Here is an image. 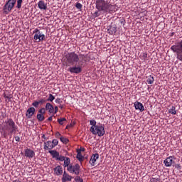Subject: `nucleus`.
Listing matches in <instances>:
<instances>
[{
	"label": "nucleus",
	"mask_w": 182,
	"mask_h": 182,
	"mask_svg": "<svg viewBox=\"0 0 182 182\" xmlns=\"http://www.w3.org/2000/svg\"><path fill=\"white\" fill-rule=\"evenodd\" d=\"M82 58V60L79 62V55H77L75 51L68 53L65 54V63L67 66H72L68 68V72L70 73H75V75H79V73H82L83 70V68L85 65H83V62H86V58L87 55H81Z\"/></svg>",
	"instance_id": "1"
},
{
	"label": "nucleus",
	"mask_w": 182,
	"mask_h": 182,
	"mask_svg": "<svg viewBox=\"0 0 182 182\" xmlns=\"http://www.w3.org/2000/svg\"><path fill=\"white\" fill-rule=\"evenodd\" d=\"M95 8L103 14H114L118 9L117 5L112 4L109 0H96Z\"/></svg>",
	"instance_id": "2"
},
{
	"label": "nucleus",
	"mask_w": 182,
	"mask_h": 182,
	"mask_svg": "<svg viewBox=\"0 0 182 182\" xmlns=\"http://www.w3.org/2000/svg\"><path fill=\"white\" fill-rule=\"evenodd\" d=\"M3 130L9 134H15L18 132V126L15 124L14 119L9 118L4 122Z\"/></svg>",
	"instance_id": "3"
},
{
	"label": "nucleus",
	"mask_w": 182,
	"mask_h": 182,
	"mask_svg": "<svg viewBox=\"0 0 182 182\" xmlns=\"http://www.w3.org/2000/svg\"><path fill=\"white\" fill-rule=\"evenodd\" d=\"M171 50L176 53L178 60L182 62V40L178 41L175 45L171 46Z\"/></svg>",
	"instance_id": "4"
},
{
	"label": "nucleus",
	"mask_w": 182,
	"mask_h": 182,
	"mask_svg": "<svg viewBox=\"0 0 182 182\" xmlns=\"http://www.w3.org/2000/svg\"><path fill=\"white\" fill-rule=\"evenodd\" d=\"M91 133L95 136H99V137H102L105 136L106 131L105 130V125L102 124H98L95 128H91Z\"/></svg>",
	"instance_id": "5"
},
{
	"label": "nucleus",
	"mask_w": 182,
	"mask_h": 182,
	"mask_svg": "<svg viewBox=\"0 0 182 182\" xmlns=\"http://www.w3.org/2000/svg\"><path fill=\"white\" fill-rule=\"evenodd\" d=\"M16 4V0H8L3 7L4 14L8 15Z\"/></svg>",
	"instance_id": "6"
},
{
	"label": "nucleus",
	"mask_w": 182,
	"mask_h": 182,
	"mask_svg": "<svg viewBox=\"0 0 182 182\" xmlns=\"http://www.w3.org/2000/svg\"><path fill=\"white\" fill-rule=\"evenodd\" d=\"M33 33H34L33 39L36 41V42H43V41H46V37L45 36V34L42 33L39 29L36 28Z\"/></svg>",
	"instance_id": "7"
},
{
	"label": "nucleus",
	"mask_w": 182,
	"mask_h": 182,
	"mask_svg": "<svg viewBox=\"0 0 182 182\" xmlns=\"http://www.w3.org/2000/svg\"><path fill=\"white\" fill-rule=\"evenodd\" d=\"M67 170L71 174H75V176H79V174H80V165H79V164H75V165L70 164L67 168Z\"/></svg>",
	"instance_id": "8"
},
{
	"label": "nucleus",
	"mask_w": 182,
	"mask_h": 182,
	"mask_svg": "<svg viewBox=\"0 0 182 182\" xmlns=\"http://www.w3.org/2000/svg\"><path fill=\"white\" fill-rule=\"evenodd\" d=\"M58 144H59L58 139H54L52 141H48L44 142V150H52V149H55Z\"/></svg>",
	"instance_id": "9"
},
{
	"label": "nucleus",
	"mask_w": 182,
	"mask_h": 182,
	"mask_svg": "<svg viewBox=\"0 0 182 182\" xmlns=\"http://www.w3.org/2000/svg\"><path fill=\"white\" fill-rule=\"evenodd\" d=\"M48 153H50L53 159H55V160H58V161H63V160H65V156L60 155L56 150H50Z\"/></svg>",
	"instance_id": "10"
},
{
	"label": "nucleus",
	"mask_w": 182,
	"mask_h": 182,
	"mask_svg": "<svg viewBox=\"0 0 182 182\" xmlns=\"http://www.w3.org/2000/svg\"><path fill=\"white\" fill-rule=\"evenodd\" d=\"M174 160H176V156H171L169 157H167L164 161V164L165 165L166 167H171L172 166H174V164H176V162L174 161Z\"/></svg>",
	"instance_id": "11"
},
{
	"label": "nucleus",
	"mask_w": 182,
	"mask_h": 182,
	"mask_svg": "<svg viewBox=\"0 0 182 182\" xmlns=\"http://www.w3.org/2000/svg\"><path fill=\"white\" fill-rule=\"evenodd\" d=\"M24 156L28 159H33L35 157V151L29 148L24 149Z\"/></svg>",
	"instance_id": "12"
},
{
	"label": "nucleus",
	"mask_w": 182,
	"mask_h": 182,
	"mask_svg": "<svg viewBox=\"0 0 182 182\" xmlns=\"http://www.w3.org/2000/svg\"><path fill=\"white\" fill-rule=\"evenodd\" d=\"M97 159H99V154H92L90 160V164H91L92 167H94V166H95Z\"/></svg>",
	"instance_id": "13"
},
{
	"label": "nucleus",
	"mask_w": 182,
	"mask_h": 182,
	"mask_svg": "<svg viewBox=\"0 0 182 182\" xmlns=\"http://www.w3.org/2000/svg\"><path fill=\"white\" fill-rule=\"evenodd\" d=\"M134 107L135 110H140L141 112H144V106L140 102H135L134 103Z\"/></svg>",
	"instance_id": "14"
},
{
	"label": "nucleus",
	"mask_w": 182,
	"mask_h": 182,
	"mask_svg": "<svg viewBox=\"0 0 182 182\" xmlns=\"http://www.w3.org/2000/svg\"><path fill=\"white\" fill-rule=\"evenodd\" d=\"M38 6L41 11H46L48 9V4L45 3V1L42 0L38 1Z\"/></svg>",
	"instance_id": "15"
},
{
	"label": "nucleus",
	"mask_w": 182,
	"mask_h": 182,
	"mask_svg": "<svg viewBox=\"0 0 182 182\" xmlns=\"http://www.w3.org/2000/svg\"><path fill=\"white\" fill-rule=\"evenodd\" d=\"M72 176L69 175V173H66L65 171L63 172V178H62V181L63 182H66V181H72Z\"/></svg>",
	"instance_id": "16"
},
{
	"label": "nucleus",
	"mask_w": 182,
	"mask_h": 182,
	"mask_svg": "<svg viewBox=\"0 0 182 182\" xmlns=\"http://www.w3.org/2000/svg\"><path fill=\"white\" fill-rule=\"evenodd\" d=\"M35 114V108L34 107H30L27 109V112L26 113V117L28 119H31L32 116Z\"/></svg>",
	"instance_id": "17"
},
{
	"label": "nucleus",
	"mask_w": 182,
	"mask_h": 182,
	"mask_svg": "<svg viewBox=\"0 0 182 182\" xmlns=\"http://www.w3.org/2000/svg\"><path fill=\"white\" fill-rule=\"evenodd\" d=\"M54 173L55 176H62L63 174V168L60 166H58L54 168Z\"/></svg>",
	"instance_id": "18"
},
{
	"label": "nucleus",
	"mask_w": 182,
	"mask_h": 182,
	"mask_svg": "<svg viewBox=\"0 0 182 182\" xmlns=\"http://www.w3.org/2000/svg\"><path fill=\"white\" fill-rule=\"evenodd\" d=\"M107 31L109 35H114V33L117 32V27H116V26H111L108 28Z\"/></svg>",
	"instance_id": "19"
},
{
	"label": "nucleus",
	"mask_w": 182,
	"mask_h": 182,
	"mask_svg": "<svg viewBox=\"0 0 182 182\" xmlns=\"http://www.w3.org/2000/svg\"><path fill=\"white\" fill-rule=\"evenodd\" d=\"M46 110H48V113L50 114H53V105L50 104V102H47L46 105Z\"/></svg>",
	"instance_id": "20"
},
{
	"label": "nucleus",
	"mask_w": 182,
	"mask_h": 182,
	"mask_svg": "<svg viewBox=\"0 0 182 182\" xmlns=\"http://www.w3.org/2000/svg\"><path fill=\"white\" fill-rule=\"evenodd\" d=\"M63 161H64V167H69V166H70V158L69 157H65L64 156V159H63Z\"/></svg>",
	"instance_id": "21"
},
{
	"label": "nucleus",
	"mask_w": 182,
	"mask_h": 182,
	"mask_svg": "<svg viewBox=\"0 0 182 182\" xmlns=\"http://www.w3.org/2000/svg\"><path fill=\"white\" fill-rule=\"evenodd\" d=\"M90 124L91 126L90 132H92V129H95L97 126L96 120L95 119L90 120Z\"/></svg>",
	"instance_id": "22"
},
{
	"label": "nucleus",
	"mask_w": 182,
	"mask_h": 182,
	"mask_svg": "<svg viewBox=\"0 0 182 182\" xmlns=\"http://www.w3.org/2000/svg\"><path fill=\"white\" fill-rule=\"evenodd\" d=\"M146 82L148 85H153V83H154V77L151 75L148 76Z\"/></svg>",
	"instance_id": "23"
},
{
	"label": "nucleus",
	"mask_w": 182,
	"mask_h": 182,
	"mask_svg": "<svg viewBox=\"0 0 182 182\" xmlns=\"http://www.w3.org/2000/svg\"><path fill=\"white\" fill-rule=\"evenodd\" d=\"M77 159L79 161L82 162L85 160V156H82V153L80 151H78L77 154Z\"/></svg>",
	"instance_id": "24"
},
{
	"label": "nucleus",
	"mask_w": 182,
	"mask_h": 182,
	"mask_svg": "<svg viewBox=\"0 0 182 182\" xmlns=\"http://www.w3.org/2000/svg\"><path fill=\"white\" fill-rule=\"evenodd\" d=\"M37 119L38 120V122H43V120H45V116L42 114L38 113Z\"/></svg>",
	"instance_id": "25"
},
{
	"label": "nucleus",
	"mask_w": 182,
	"mask_h": 182,
	"mask_svg": "<svg viewBox=\"0 0 182 182\" xmlns=\"http://www.w3.org/2000/svg\"><path fill=\"white\" fill-rule=\"evenodd\" d=\"M101 14H102V10L97 9V10L92 14V16H94V18H98V16H100Z\"/></svg>",
	"instance_id": "26"
},
{
	"label": "nucleus",
	"mask_w": 182,
	"mask_h": 182,
	"mask_svg": "<svg viewBox=\"0 0 182 182\" xmlns=\"http://www.w3.org/2000/svg\"><path fill=\"white\" fill-rule=\"evenodd\" d=\"M168 113L171 114H176V107L172 106L171 108L168 109Z\"/></svg>",
	"instance_id": "27"
},
{
	"label": "nucleus",
	"mask_w": 182,
	"mask_h": 182,
	"mask_svg": "<svg viewBox=\"0 0 182 182\" xmlns=\"http://www.w3.org/2000/svg\"><path fill=\"white\" fill-rule=\"evenodd\" d=\"M58 122L59 124H60V126H63V124H65V122H66V118L65 117L60 118V119L58 118Z\"/></svg>",
	"instance_id": "28"
},
{
	"label": "nucleus",
	"mask_w": 182,
	"mask_h": 182,
	"mask_svg": "<svg viewBox=\"0 0 182 182\" xmlns=\"http://www.w3.org/2000/svg\"><path fill=\"white\" fill-rule=\"evenodd\" d=\"M60 140L62 143H63V144H68V143H69V139H68L66 137L61 136Z\"/></svg>",
	"instance_id": "29"
},
{
	"label": "nucleus",
	"mask_w": 182,
	"mask_h": 182,
	"mask_svg": "<svg viewBox=\"0 0 182 182\" xmlns=\"http://www.w3.org/2000/svg\"><path fill=\"white\" fill-rule=\"evenodd\" d=\"M22 2H23V0H17V9H21V8H22Z\"/></svg>",
	"instance_id": "30"
},
{
	"label": "nucleus",
	"mask_w": 182,
	"mask_h": 182,
	"mask_svg": "<svg viewBox=\"0 0 182 182\" xmlns=\"http://www.w3.org/2000/svg\"><path fill=\"white\" fill-rule=\"evenodd\" d=\"M55 100V96L52 94L48 95V98L46 100L47 102H53Z\"/></svg>",
	"instance_id": "31"
},
{
	"label": "nucleus",
	"mask_w": 182,
	"mask_h": 182,
	"mask_svg": "<svg viewBox=\"0 0 182 182\" xmlns=\"http://www.w3.org/2000/svg\"><path fill=\"white\" fill-rule=\"evenodd\" d=\"M45 113H46V108L43 107V108H41V109L38 110V114H40L44 115Z\"/></svg>",
	"instance_id": "32"
},
{
	"label": "nucleus",
	"mask_w": 182,
	"mask_h": 182,
	"mask_svg": "<svg viewBox=\"0 0 182 182\" xmlns=\"http://www.w3.org/2000/svg\"><path fill=\"white\" fill-rule=\"evenodd\" d=\"M75 182H83V179L80 176H77L75 178Z\"/></svg>",
	"instance_id": "33"
},
{
	"label": "nucleus",
	"mask_w": 182,
	"mask_h": 182,
	"mask_svg": "<svg viewBox=\"0 0 182 182\" xmlns=\"http://www.w3.org/2000/svg\"><path fill=\"white\" fill-rule=\"evenodd\" d=\"M39 105H41L39 101H35L32 103V106H33L34 107H39Z\"/></svg>",
	"instance_id": "34"
},
{
	"label": "nucleus",
	"mask_w": 182,
	"mask_h": 182,
	"mask_svg": "<svg viewBox=\"0 0 182 182\" xmlns=\"http://www.w3.org/2000/svg\"><path fill=\"white\" fill-rule=\"evenodd\" d=\"M4 99H7L8 102H11V99H12V95H4Z\"/></svg>",
	"instance_id": "35"
},
{
	"label": "nucleus",
	"mask_w": 182,
	"mask_h": 182,
	"mask_svg": "<svg viewBox=\"0 0 182 182\" xmlns=\"http://www.w3.org/2000/svg\"><path fill=\"white\" fill-rule=\"evenodd\" d=\"M82 6H83L80 3H77L75 5V7L77 8V9H82Z\"/></svg>",
	"instance_id": "36"
},
{
	"label": "nucleus",
	"mask_w": 182,
	"mask_h": 182,
	"mask_svg": "<svg viewBox=\"0 0 182 182\" xmlns=\"http://www.w3.org/2000/svg\"><path fill=\"white\" fill-rule=\"evenodd\" d=\"M141 58L144 60H146L147 59V53H142Z\"/></svg>",
	"instance_id": "37"
},
{
	"label": "nucleus",
	"mask_w": 182,
	"mask_h": 182,
	"mask_svg": "<svg viewBox=\"0 0 182 182\" xmlns=\"http://www.w3.org/2000/svg\"><path fill=\"white\" fill-rule=\"evenodd\" d=\"M151 182H160V179L159 178H152L150 180Z\"/></svg>",
	"instance_id": "38"
},
{
	"label": "nucleus",
	"mask_w": 182,
	"mask_h": 182,
	"mask_svg": "<svg viewBox=\"0 0 182 182\" xmlns=\"http://www.w3.org/2000/svg\"><path fill=\"white\" fill-rule=\"evenodd\" d=\"M58 106H55V107H53V114H56V113H58Z\"/></svg>",
	"instance_id": "39"
},
{
	"label": "nucleus",
	"mask_w": 182,
	"mask_h": 182,
	"mask_svg": "<svg viewBox=\"0 0 182 182\" xmlns=\"http://www.w3.org/2000/svg\"><path fill=\"white\" fill-rule=\"evenodd\" d=\"M173 166H175V168H177V170H181V166H180V164H173Z\"/></svg>",
	"instance_id": "40"
},
{
	"label": "nucleus",
	"mask_w": 182,
	"mask_h": 182,
	"mask_svg": "<svg viewBox=\"0 0 182 182\" xmlns=\"http://www.w3.org/2000/svg\"><path fill=\"white\" fill-rule=\"evenodd\" d=\"M55 102L58 103V105H60L62 103V101L60 100V98H57Z\"/></svg>",
	"instance_id": "41"
},
{
	"label": "nucleus",
	"mask_w": 182,
	"mask_h": 182,
	"mask_svg": "<svg viewBox=\"0 0 182 182\" xmlns=\"http://www.w3.org/2000/svg\"><path fill=\"white\" fill-rule=\"evenodd\" d=\"M46 102V100L43 99H41L40 100H38V102L40 103V105H43V103H45Z\"/></svg>",
	"instance_id": "42"
},
{
	"label": "nucleus",
	"mask_w": 182,
	"mask_h": 182,
	"mask_svg": "<svg viewBox=\"0 0 182 182\" xmlns=\"http://www.w3.org/2000/svg\"><path fill=\"white\" fill-rule=\"evenodd\" d=\"M14 139H15L16 141H21V138L18 136H15Z\"/></svg>",
	"instance_id": "43"
},
{
	"label": "nucleus",
	"mask_w": 182,
	"mask_h": 182,
	"mask_svg": "<svg viewBox=\"0 0 182 182\" xmlns=\"http://www.w3.org/2000/svg\"><path fill=\"white\" fill-rule=\"evenodd\" d=\"M53 119V116H50V117L48 118L47 120L48 122H52Z\"/></svg>",
	"instance_id": "44"
},
{
	"label": "nucleus",
	"mask_w": 182,
	"mask_h": 182,
	"mask_svg": "<svg viewBox=\"0 0 182 182\" xmlns=\"http://www.w3.org/2000/svg\"><path fill=\"white\" fill-rule=\"evenodd\" d=\"M42 139H44V140H48V137H46L45 134L42 135Z\"/></svg>",
	"instance_id": "45"
},
{
	"label": "nucleus",
	"mask_w": 182,
	"mask_h": 182,
	"mask_svg": "<svg viewBox=\"0 0 182 182\" xmlns=\"http://www.w3.org/2000/svg\"><path fill=\"white\" fill-rule=\"evenodd\" d=\"M55 136L56 137H59V136H60V133L56 132Z\"/></svg>",
	"instance_id": "46"
},
{
	"label": "nucleus",
	"mask_w": 182,
	"mask_h": 182,
	"mask_svg": "<svg viewBox=\"0 0 182 182\" xmlns=\"http://www.w3.org/2000/svg\"><path fill=\"white\" fill-rule=\"evenodd\" d=\"M59 107H60V109H62L63 107V105H60Z\"/></svg>",
	"instance_id": "47"
},
{
	"label": "nucleus",
	"mask_w": 182,
	"mask_h": 182,
	"mask_svg": "<svg viewBox=\"0 0 182 182\" xmlns=\"http://www.w3.org/2000/svg\"><path fill=\"white\" fill-rule=\"evenodd\" d=\"M171 36H174V32L171 33Z\"/></svg>",
	"instance_id": "48"
}]
</instances>
